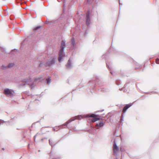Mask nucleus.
I'll return each mask as SVG.
<instances>
[{
  "mask_svg": "<svg viewBox=\"0 0 159 159\" xmlns=\"http://www.w3.org/2000/svg\"><path fill=\"white\" fill-rule=\"evenodd\" d=\"M66 47L65 42L62 40L61 42L60 49L59 53V57L58 60L60 62L62 61V59L63 57L65 56L64 53V49Z\"/></svg>",
  "mask_w": 159,
  "mask_h": 159,
  "instance_id": "nucleus-1",
  "label": "nucleus"
},
{
  "mask_svg": "<svg viewBox=\"0 0 159 159\" xmlns=\"http://www.w3.org/2000/svg\"><path fill=\"white\" fill-rule=\"evenodd\" d=\"M83 117L81 115H79L77 116H75L74 117H73L70 118L69 119L68 121H66L65 123L64 124L59 126L57 128V129H59L60 128H64V126H67L68 124L74 120L76 119H77L78 120L81 119Z\"/></svg>",
  "mask_w": 159,
  "mask_h": 159,
  "instance_id": "nucleus-2",
  "label": "nucleus"
},
{
  "mask_svg": "<svg viewBox=\"0 0 159 159\" xmlns=\"http://www.w3.org/2000/svg\"><path fill=\"white\" fill-rule=\"evenodd\" d=\"M56 59V58L54 57L48 59L47 62L45 63V66L46 67H50L51 66L54 65L55 63Z\"/></svg>",
  "mask_w": 159,
  "mask_h": 159,
  "instance_id": "nucleus-3",
  "label": "nucleus"
},
{
  "mask_svg": "<svg viewBox=\"0 0 159 159\" xmlns=\"http://www.w3.org/2000/svg\"><path fill=\"white\" fill-rule=\"evenodd\" d=\"M31 81L30 79H25L22 80V81L23 83L20 84V86L25 85L26 84H28L31 87H33L34 86L33 84H30V82Z\"/></svg>",
  "mask_w": 159,
  "mask_h": 159,
  "instance_id": "nucleus-4",
  "label": "nucleus"
},
{
  "mask_svg": "<svg viewBox=\"0 0 159 159\" xmlns=\"http://www.w3.org/2000/svg\"><path fill=\"white\" fill-rule=\"evenodd\" d=\"M90 12L88 11L86 14V23L87 26L89 27L90 24Z\"/></svg>",
  "mask_w": 159,
  "mask_h": 159,
  "instance_id": "nucleus-5",
  "label": "nucleus"
},
{
  "mask_svg": "<svg viewBox=\"0 0 159 159\" xmlns=\"http://www.w3.org/2000/svg\"><path fill=\"white\" fill-rule=\"evenodd\" d=\"M14 91H11L9 89H6L4 90V93L8 97H11L13 96V92Z\"/></svg>",
  "mask_w": 159,
  "mask_h": 159,
  "instance_id": "nucleus-6",
  "label": "nucleus"
},
{
  "mask_svg": "<svg viewBox=\"0 0 159 159\" xmlns=\"http://www.w3.org/2000/svg\"><path fill=\"white\" fill-rule=\"evenodd\" d=\"M113 152L114 153V155L115 156H117V152L119 150V148L118 147L116 143L115 142H114L113 144Z\"/></svg>",
  "mask_w": 159,
  "mask_h": 159,
  "instance_id": "nucleus-7",
  "label": "nucleus"
},
{
  "mask_svg": "<svg viewBox=\"0 0 159 159\" xmlns=\"http://www.w3.org/2000/svg\"><path fill=\"white\" fill-rule=\"evenodd\" d=\"M66 66L67 69H70L73 67V66L72 63L71 62L70 59L68 61L67 63L66 64Z\"/></svg>",
  "mask_w": 159,
  "mask_h": 159,
  "instance_id": "nucleus-8",
  "label": "nucleus"
},
{
  "mask_svg": "<svg viewBox=\"0 0 159 159\" xmlns=\"http://www.w3.org/2000/svg\"><path fill=\"white\" fill-rule=\"evenodd\" d=\"M132 105L131 104H126L125 106L124 107L122 110V112H125L127 110L129 107H130Z\"/></svg>",
  "mask_w": 159,
  "mask_h": 159,
  "instance_id": "nucleus-9",
  "label": "nucleus"
},
{
  "mask_svg": "<svg viewBox=\"0 0 159 159\" xmlns=\"http://www.w3.org/2000/svg\"><path fill=\"white\" fill-rule=\"evenodd\" d=\"M104 124L102 120H100L96 124V126L98 127H103L104 126Z\"/></svg>",
  "mask_w": 159,
  "mask_h": 159,
  "instance_id": "nucleus-10",
  "label": "nucleus"
},
{
  "mask_svg": "<svg viewBox=\"0 0 159 159\" xmlns=\"http://www.w3.org/2000/svg\"><path fill=\"white\" fill-rule=\"evenodd\" d=\"M97 116V115L94 113L87 114L85 116L86 117H95Z\"/></svg>",
  "mask_w": 159,
  "mask_h": 159,
  "instance_id": "nucleus-11",
  "label": "nucleus"
},
{
  "mask_svg": "<svg viewBox=\"0 0 159 159\" xmlns=\"http://www.w3.org/2000/svg\"><path fill=\"white\" fill-rule=\"evenodd\" d=\"M71 43L73 47H75L76 46V43L74 38H73L71 39Z\"/></svg>",
  "mask_w": 159,
  "mask_h": 159,
  "instance_id": "nucleus-12",
  "label": "nucleus"
},
{
  "mask_svg": "<svg viewBox=\"0 0 159 159\" xmlns=\"http://www.w3.org/2000/svg\"><path fill=\"white\" fill-rule=\"evenodd\" d=\"M106 64L108 68V69L111 70L112 68V66L110 64L109 65L107 62H106Z\"/></svg>",
  "mask_w": 159,
  "mask_h": 159,
  "instance_id": "nucleus-13",
  "label": "nucleus"
},
{
  "mask_svg": "<svg viewBox=\"0 0 159 159\" xmlns=\"http://www.w3.org/2000/svg\"><path fill=\"white\" fill-rule=\"evenodd\" d=\"M100 120V118L99 117H94L93 119L92 120V121L93 122H95L96 121L99 120Z\"/></svg>",
  "mask_w": 159,
  "mask_h": 159,
  "instance_id": "nucleus-14",
  "label": "nucleus"
},
{
  "mask_svg": "<svg viewBox=\"0 0 159 159\" xmlns=\"http://www.w3.org/2000/svg\"><path fill=\"white\" fill-rule=\"evenodd\" d=\"M43 80V78L42 77H38V78H36L34 79V81H41Z\"/></svg>",
  "mask_w": 159,
  "mask_h": 159,
  "instance_id": "nucleus-15",
  "label": "nucleus"
},
{
  "mask_svg": "<svg viewBox=\"0 0 159 159\" xmlns=\"http://www.w3.org/2000/svg\"><path fill=\"white\" fill-rule=\"evenodd\" d=\"M14 65L15 64L14 63H10L7 65V67L8 68H12L14 66Z\"/></svg>",
  "mask_w": 159,
  "mask_h": 159,
  "instance_id": "nucleus-16",
  "label": "nucleus"
},
{
  "mask_svg": "<svg viewBox=\"0 0 159 159\" xmlns=\"http://www.w3.org/2000/svg\"><path fill=\"white\" fill-rule=\"evenodd\" d=\"M46 80L47 81V84H49L51 83V79L50 77L47 78Z\"/></svg>",
  "mask_w": 159,
  "mask_h": 159,
  "instance_id": "nucleus-17",
  "label": "nucleus"
},
{
  "mask_svg": "<svg viewBox=\"0 0 159 159\" xmlns=\"http://www.w3.org/2000/svg\"><path fill=\"white\" fill-rule=\"evenodd\" d=\"M54 21L53 20H52V21H49V20H47L46 21V24H51V23H53L54 22Z\"/></svg>",
  "mask_w": 159,
  "mask_h": 159,
  "instance_id": "nucleus-18",
  "label": "nucleus"
},
{
  "mask_svg": "<svg viewBox=\"0 0 159 159\" xmlns=\"http://www.w3.org/2000/svg\"><path fill=\"white\" fill-rule=\"evenodd\" d=\"M91 83H92L93 84L95 85H97V83L96 82H95V81L93 80H90L89 82V84L90 85L91 84Z\"/></svg>",
  "mask_w": 159,
  "mask_h": 159,
  "instance_id": "nucleus-19",
  "label": "nucleus"
},
{
  "mask_svg": "<svg viewBox=\"0 0 159 159\" xmlns=\"http://www.w3.org/2000/svg\"><path fill=\"white\" fill-rule=\"evenodd\" d=\"M116 84L117 85H119L121 84V82L120 80H117L116 81Z\"/></svg>",
  "mask_w": 159,
  "mask_h": 159,
  "instance_id": "nucleus-20",
  "label": "nucleus"
},
{
  "mask_svg": "<svg viewBox=\"0 0 159 159\" xmlns=\"http://www.w3.org/2000/svg\"><path fill=\"white\" fill-rule=\"evenodd\" d=\"M124 119V116H123V114H122L120 118V122H122V121Z\"/></svg>",
  "mask_w": 159,
  "mask_h": 159,
  "instance_id": "nucleus-21",
  "label": "nucleus"
},
{
  "mask_svg": "<svg viewBox=\"0 0 159 159\" xmlns=\"http://www.w3.org/2000/svg\"><path fill=\"white\" fill-rule=\"evenodd\" d=\"M6 68H8L7 67V66H5L3 65L2 66V69L4 70V69H5Z\"/></svg>",
  "mask_w": 159,
  "mask_h": 159,
  "instance_id": "nucleus-22",
  "label": "nucleus"
},
{
  "mask_svg": "<svg viewBox=\"0 0 159 159\" xmlns=\"http://www.w3.org/2000/svg\"><path fill=\"white\" fill-rule=\"evenodd\" d=\"M49 144L52 147V145H53V143H52V141H51L50 140V139H49Z\"/></svg>",
  "mask_w": 159,
  "mask_h": 159,
  "instance_id": "nucleus-23",
  "label": "nucleus"
},
{
  "mask_svg": "<svg viewBox=\"0 0 159 159\" xmlns=\"http://www.w3.org/2000/svg\"><path fill=\"white\" fill-rule=\"evenodd\" d=\"M125 84L124 85V88H121V89H120V91H122V90H123L124 91V92H126L127 91V90H126L125 89H124L125 88Z\"/></svg>",
  "mask_w": 159,
  "mask_h": 159,
  "instance_id": "nucleus-24",
  "label": "nucleus"
},
{
  "mask_svg": "<svg viewBox=\"0 0 159 159\" xmlns=\"http://www.w3.org/2000/svg\"><path fill=\"white\" fill-rule=\"evenodd\" d=\"M41 28V26H37L34 29V30H38L40 28Z\"/></svg>",
  "mask_w": 159,
  "mask_h": 159,
  "instance_id": "nucleus-25",
  "label": "nucleus"
},
{
  "mask_svg": "<svg viewBox=\"0 0 159 159\" xmlns=\"http://www.w3.org/2000/svg\"><path fill=\"white\" fill-rule=\"evenodd\" d=\"M156 63L157 64H159V59L157 58L156 60Z\"/></svg>",
  "mask_w": 159,
  "mask_h": 159,
  "instance_id": "nucleus-26",
  "label": "nucleus"
},
{
  "mask_svg": "<svg viewBox=\"0 0 159 159\" xmlns=\"http://www.w3.org/2000/svg\"><path fill=\"white\" fill-rule=\"evenodd\" d=\"M5 121H4V120H0V125L1 124V123H3L4 122H5Z\"/></svg>",
  "mask_w": 159,
  "mask_h": 159,
  "instance_id": "nucleus-27",
  "label": "nucleus"
},
{
  "mask_svg": "<svg viewBox=\"0 0 159 159\" xmlns=\"http://www.w3.org/2000/svg\"><path fill=\"white\" fill-rule=\"evenodd\" d=\"M107 54H105V55H104L102 56V59H105L106 58V56H107Z\"/></svg>",
  "mask_w": 159,
  "mask_h": 159,
  "instance_id": "nucleus-28",
  "label": "nucleus"
},
{
  "mask_svg": "<svg viewBox=\"0 0 159 159\" xmlns=\"http://www.w3.org/2000/svg\"><path fill=\"white\" fill-rule=\"evenodd\" d=\"M42 64L41 63H40L39 64V66L40 67H41L42 66Z\"/></svg>",
  "mask_w": 159,
  "mask_h": 159,
  "instance_id": "nucleus-29",
  "label": "nucleus"
},
{
  "mask_svg": "<svg viewBox=\"0 0 159 159\" xmlns=\"http://www.w3.org/2000/svg\"><path fill=\"white\" fill-rule=\"evenodd\" d=\"M14 50H16L17 51H18L17 49H14L12 50V51H11V52H12V51H14Z\"/></svg>",
  "mask_w": 159,
  "mask_h": 159,
  "instance_id": "nucleus-30",
  "label": "nucleus"
},
{
  "mask_svg": "<svg viewBox=\"0 0 159 159\" xmlns=\"http://www.w3.org/2000/svg\"><path fill=\"white\" fill-rule=\"evenodd\" d=\"M53 129L54 131H56V129L54 127L53 128Z\"/></svg>",
  "mask_w": 159,
  "mask_h": 159,
  "instance_id": "nucleus-31",
  "label": "nucleus"
},
{
  "mask_svg": "<svg viewBox=\"0 0 159 159\" xmlns=\"http://www.w3.org/2000/svg\"><path fill=\"white\" fill-rule=\"evenodd\" d=\"M36 135H35L34 136V141H35V138H36Z\"/></svg>",
  "mask_w": 159,
  "mask_h": 159,
  "instance_id": "nucleus-32",
  "label": "nucleus"
},
{
  "mask_svg": "<svg viewBox=\"0 0 159 159\" xmlns=\"http://www.w3.org/2000/svg\"><path fill=\"white\" fill-rule=\"evenodd\" d=\"M55 158L56 159H60V157H57V158Z\"/></svg>",
  "mask_w": 159,
  "mask_h": 159,
  "instance_id": "nucleus-33",
  "label": "nucleus"
},
{
  "mask_svg": "<svg viewBox=\"0 0 159 159\" xmlns=\"http://www.w3.org/2000/svg\"><path fill=\"white\" fill-rule=\"evenodd\" d=\"M65 4L64 2H63V6H64V7H65Z\"/></svg>",
  "mask_w": 159,
  "mask_h": 159,
  "instance_id": "nucleus-34",
  "label": "nucleus"
},
{
  "mask_svg": "<svg viewBox=\"0 0 159 159\" xmlns=\"http://www.w3.org/2000/svg\"><path fill=\"white\" fill-rule=\"evenodd\" d=\"M110 72L111 74V75L113 74L112 72L111 71Z\"/></svg>",
  "mask_w": 159,
  "mask_h": 159,
  "instance_id": "nucleus-35",
  "label": "nucleus"
},
{
  "mask_svg": "<svg viewBox=\"0 0 159 159\" xmlns=\"http://www.w3.org/2000/svg\"><path fill=\"white\" fill-rule=\"evenodd\" d=\"M119 3L120 5V0H119Z\"/></svg>",
  "mask_w": 159,
  "mask_h": 159,
  "instance_id": "nucleus-36",
  "label": "nucleus"
},
{
  "mask_svg": "<svg viewBox=\"0 0 159 159\" xmlns=\"http://www.w3.org/2000/svg\"><path fill=\"white\" fill-rule=\"evenodd\" d=\"M74 130H76L75 128H74Z\"/></svg>",
  "mask_w": 159,
  "mask_h": 159,
  "instance_id": "nucleus-37",
  "label": "nucleus"
},
{
  "mask_svg": "<svg viewBox=\"0 0 159 159\" xmlns=\"http://www.w3.org/2000/svg\"><path fill=\"white\" fill-rule=\"evenodd\" d=\"M2 149L3 150H4V148H2Z\"/></svg>",
  "mask_w": 159,
  "mask_h": 159,
  "instance_id": "nucleus-38",
  "label": "nucleus"
},
{
  "mask_svg": "<svg viewBox=\"0 0 159 159\" xmlns=\"http://www.w3.org/2000/svg\"><path fill=\"white\" fill-rule=\"evenodd\" d=\"M30 146V144H28V146Z\"/></svg>",
  "mask_w": 159,
  "mask_h": 159,
  "instance_id": "nucleus-39",
  "label": "nucleus"
}]
</instances>
